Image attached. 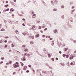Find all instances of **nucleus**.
<instances>
[{
	"mask_svg": "<svg viewBox=\"0 0 76 76\" xmlns=\"http://www.w3.org/2000/svg\"><path fill=\"white\" fill-rule=\"evenodd\" d=\"M37 37H39V34H37L36 35Z\"/></svg>",
	"mask_w": 76,
	"mask_h": 76,
	"instance_id": "nucleus-18",
	"label": "nucleus"
},
{
	"mask_svg": "<svg viewBox=\"0 0 76 76\" xmlns=\"http://www.w3.org/2000/svg\"><path fill=\"white\" fill-rule=\"evenodd\" d=\"M1 60H4V58L2 57L1 58Z\"/></svg>",
	"mask_w": 76,
	"mask_h": 76,
	"instance_id": "nucleus-21",
	"label": "nucleus"
},
{
	"mask_svg": "<svg viewBox=\"0 0 76 76\" xmlns=\"http://www.w3.org/2000/svg\"><path fill=\"white\" fill-rule=\"evenodd\" d=\"M16 64H14L13 65V67H19V63H18V62H16Z\"/></svg>",
	"mask_w": 76,
	"mask_h": 76,
	"instance_id": "nucleus-1",
	"label": "nucleus"
},
{
	"mask_svg": "<svg viewBox=\"0 0 76 76\" xmlns=\"http://www.w3.org/2000/svg\"><path fill=\"white\" fill-rule=\"evenodd\" d=\"M67 48H66L65 49V51H67Z\"/></svg>",
	"mask_w": 76,
	"mask_h": 76,
	"instance_id": "nucleus-40",
	"label": "nucleus"
},
{
	"mask_svg": "<svg viewBox=\"0 0 76 76\" xmlns=\"http://www.w3.org/2000/svg\"><path fill=\"white\" fill-rule=\"evenodd\" d=\"M36 15L35 14H33V16H35Z\"/></svg>",
	"mask_w": 76,
	"mask_h": 76,
	"instance_id": "nucleus-56",
	"label": "nucleus"
},
{
	"mask_svg": "<svg viewBox=\"0 0 76 76\" xmlns=\"http://www.w3.org/2000/svg\"><path fill=\"white\" fill-rule=\"evenodd\" d=\"M48 38H50V36H48Z\"/></svg>",
	"mask_w": 76,
	"mask_h": 76,
	"instance_id": "nucleus-64",
	"label": "nucleus"
},
{
	"mask_svg": "<svg viewBox=\"0 0 76 76\" xmlns=\"http://www.w3.org/2000/svg\"><path fill=\"white\" fill-rule=\"evenodd\" d=\"M40 32H41V33H43V31H41Z\"/></svg>",
	"mask_w": 76,
	"mask_h": 76,
	"instance_id": "nucleus-57",
	"label": "nucleus"
},
{
	"mask_svg": "<svg viewBox=\"0 0 76 76\" xmlns=\"http://www.w3.org/2000/svg\"><path fill=\"white\" fill-rule=\"evenodd\" d=\"M51 60L53 61H54V58H53L51 59Z\"/></svg>",
	"mask_w": 76,
	"mask_h": 76,
	"instance_id": "nucleus-20",
	"label": "nucleus"
},
{
	"mask_svg": "<svg viewBox=\"0 0 76 76\" xmlns=\"http://www.w3.org/2000/svg\"><path fill=\"white\" fill-rule=\"evenodd\" d=\"M43 73H45V74H50V72L48 71H44L43 72Z\"/></svg>",
	"mask_w": 76,
	"mask_h": 76,
	"instance_id": "nucleus-3",
	"label": "nucleus"
},
{
	"mask_svg": "<svg viewBox=\"0 0 76 76\" xmlns=\"http://www.w3.org/2000/svg\"><path fill=\"white\" fill-rule=\"evenodd\" d=\"M53 74H50V75L51 76H53Z\"/></svg>",
	"mask_w": 76,
	"mask_h": 76,
	"instance_id": "nucleus-62",
	"label": "nucleus"
},
{
	"mask_svg": "<svg viewBox=\"0 0 76 76\" xmlns=\"http://www.w3.org/2000/svg\"><path fill=\"white\" fill-rule=\"evenodd\" d=\"M61 65L62 66H64V64L62 63L61 64Z\"/></svg>",
	"mask_w": 76,
	"mask_h": 76,
	"instance_id": "nucleus-26",
	"label": "nucleus"
},
{
	"mask_svg": "<svg viewBox=\"0 0 76 76\" xmlns=\"http://www.w3.org/2000/svg\"><path fill=\"white\" fill-rule=\"evenodd\" d=\"M4 38H9V37H5Z\"/></svg>",
	"mask_w": 76,
	"mask_h": 76,
	"instance_id": "nucleus-34",
	"label": "nucleus"
},
{
	"mask_svg": "<svg viewBox=\"0 0 76 76\" xmlns=\"http://www.w3.org/2000/svg\"><path fill=\"white\" fill-rule=\"evenodd\" d=\"M9 6V4H7L5 5L6 7H7Z\"/></svg>",
	"mask_w": 76,
	"mask_h": 76,
	"instance_id": "nucleus-43",
	"label": "nucleus"
},
{
	"mask_svg": "<svg viewBox=\"0 0 76 76\" xmlns=\"http://www.w3.org/2000/svg\"><path fill=\"white\" fill-rule=\"evenodd\" d=\"M73 56H70V59H71V60H72V59H73Z\"/></svg>",
	"mask_w": 76,
	"mask_h": 76,
	"instance_id": "nucleus-12",
	"label": "nucleus"
},
{
	"mask_svg": "<svg viewBox=\"0 0 76 76\" xmlns=\"http://www.w3.org/2000/svg\"><path fill=\"white\" fill-rule=\"evenodd\" d=\"M3 42V41L1 40L0 41V43H2Z\"/></svg>",
	"mask_w": 76,
	"mask_h": 76,
	"instance_id": "nucleus-28",
	"label": "nucleus"
},
{
	"mask_svg": "<svg viewBox=\"0 0 76 76\" xmlns=\"http://www.w3.org/2000/svg\"><path fill=\"white\" fill-rule=\"evenodd\" d=\"M12 61H10L9 64H12Z\"/></svg>",
	"mask_w": 76,
	"mask_h": 76,
	"instance_id": "nucleus-33",
	"label": "nucleus"
},
{
	"mask_svg": "<svg viewBox=\"0 0 76 76\" xmlns=\"http://www.w3.org/2000/svg\"><path fill=\"white\" fill-rule=\"evenodd\" d=\"M29 38H32V39H34V35H31V36H30L29 37Z\"/></svg>",
	"mask_w": 76,
	"mask_h": 76,
	"instance_id": "nucleus-4",
	"label": "nucleus"
},
{
	"mask_svg": "<svg viewBox=\"0 0 76 76\" xmlns=\"http://www.w3.org/2000/svg\"><path fill=\"white\" fill-rule=\"evenodd\" d=\"M25 47V45H23L22 46V47H23H23Z\"/></svg>",
	"mask_w": 76,
	"mask_h": 76,
	"instance_id": "nucleus-31",
	"label": "nucleus"
},
{
	"mask_svg": "<svg viewBox=\"0 0 76 76\" xmlns=\"http://www.w3.org/2000/svg\"><path fill=\"white\" fill-rule=\"evenodd\" d=\"M64 15H63L62 16V19H64Z\"/></svg>",
	"mask_w": 76,
	"mask_h": 76,
	"instance_id": "nucleus-36",
	"label": "nucleus"
},
{
	"mask_svg": "<svg viewBox=\"0 0 76 76\" xmlns=\"http://www.w3.org/2000/svg\"><path fill=\"white\" fill-rule=\"evenodd\" d=\"M26 68H27V67H24L23 68V70H25L26 69Z\"/></svg>",
	"mask_w": 76,
	"mask_h": 76,
	"instance_id": "nucleus-14",
	"label": "nucleus"
},
{
	"mask_svg": "<svg viewBox=\"0 0 76 76\" xmlns=\"http://www.w3.org/2000/svg\"><path fill=\"white\" fill-rule=\"evenodd\" d=\"M57 10L56 9H53V11H57Z\"/></svg>",
	"mask_w": 76,
	"mask_h": 76,
	"instance_id": "nucleus-22",
	"label": "nucleus"
},
{
	"mask_svg": "<svg viewBox=\"0 0 76 76\" xmlns=\"http://www.w3.org/2000/svg\"><path fill=\"white\" fill-rule=\"evenodd\" d=\"M21 66H23V64L22 63V64H21Z\"/></svg>",
	"mask_w": 76,
	"mask_h": 76,
	"instance_id": "nucleus-61",
	"label": "nucleus"
},
{
	"mask_svg": "<svg viewBox=\"0 0 76 76\" xmlns=\"http://www.w3.org/2000/svg\"><path fill=\"white\" fill-rule=\"evenodd\" d=\"M70 64L71 66H74L75 64V62H72Z\"/></svg>",
	"mask_w": 76,
	"mask_h": 76,
	"instance_id": "nucleus-5",
	"label": "nucleus"
},
{
	"mask_svg": "<svg viewBox=\"0 0 76 76\" xmlns=\"http://www.w3.org/2000/svg\"><path fill=\"white\" fill-rule=\"evenodd\" d=\"M3 63V61H1L0 62V64H2V63Z\"/></svg>",
	"mask_w": 76,
	"mask_h": 76,
	"instance_id": "nucleus-35",
	"label": "nucleus"
},
{
	"mask_svg": "<svg viewBox=\"0 0 76 76\" xmlns=\"http://www.w3.org/2000/svg\"><path fill=\"white\" fill-rule=\"evenodd\" d=\"M49 39H50V40H53V38H50Z\"/></svg>",
	"mask_w": 76,
	"mask_h": 76,
	"instance_id": "nucleus-41",
	"label": "nucleus"
},
{
	"mask_svg": "<svg viewBox=\"0 0 76 76\" xmlns=\"http://www.w3.org/2000/svg\"><path fill=\"white\" fill-rule=\"evenodd\" d=\"M61 7H62V8H64V5H62V6H61Z\"/></svg>",
	"mask_w": 76,
	"mask_h": 76,
	"instance_id": "nucleus-32",
	"label": "nucleus"
},
{
	"mask_svg": "<svg viewBox=\"0 0 76 76\" xmlns=\"http://www.w3.org/2000/svg\"><path fill=\"white\" fill-rule=\"evenodd\" d=\"M12 47H14V45H13V44H12Z\"/></svg>",
	"mask_w": 76,
	"mask_h": 76,
	"instance_id": "nucleus-25",
	"label": "nucleus"
},
{
	"mask_svg": "<svg viewBox=\"0 0 76 76\" xmlns=\"http://www.w3.org/2000/svg\"><path fill=\"white\" fill-rule=\"evenodd\" d=\"M34 42H33L32 41H31L30 42V44H34Z\"/></svg>",
	"mask_w": 76,
	"mask_h": 76,
	"instance_id": "nucleus-16",
	"label": "nucleus"
},
{
	"mask_svg": "<svg viewBox=\"0 0 76 76\" xmlns=\"http://www.w3.org/2000/svg\"><path fill=\"white\" fill-rule=\"evenodd\" d=\"M66 58H69V55H66Z\"/></svg>",
	"mask_w": 76,
	"mask_h": 76,
	"instance_id": "nucleus-24",
	"label": "nucleus"
},
{
	"mask_svg": "<svg viewBox=\"0 0 76 76\" xmlns=\"http://www.w3.org/2000/svg\"><path fill=\"white\" fill-rule=\"evenodd\" d=\"M6 65H9V63H7L6 64Z\"/></svg>",
	"mask_w": 76,
	"mask_h": 76,
	"instance_id": "nucleus-39",
	"label": "nucleus"
},
{
	"mask_svg": "<svg viewBox=\"0 0 76 76\" xmlns=\"http://www.w3.org/2000/svg\"><path fill=\"white\" fill-rule=\"evenodd\" d=\"M15 74H16V72H14L13 73V75H15Z\"/></svg>",
	"mask_w": 76,
	"mask_h": 76,
	"instance_id": "nucleus-45",
	"label": "nucleus"
},
{
	"mask_svg": "<svg viewBox=\"0 0 76 76\" xmlns=\"http://www.w3.org/2000/svg\"><path fill=\"white\" fill-rule=\"evenodd\" d=\"M5 48H7V45H5Z\"/></svg>",
	"mask_w": 76,
	"mask_h": 76,
	"instance_id": "nucleus-30",
	"label": "nucleus"
},
{
	"mask_svg": "<svg viewBox=\"0 0 76 76\" xmlns=\"http://www.w3.org/2000/svg\"><path fill=\"white\" fill-rule=\"evenodd\" d=\"M42 41H43V42H45V39H43Z\"/></svg>",
	"mask_w": 76,
	"mask_h": 76,
	"instance_id": "nucleus-48",
	"label": "nucleus"
},
{
	"mask_svg": "<svg viewBox=\"0 0 76 76\" xmlns=\"http://www.w3.org/2000/svg\"><path fill=\"white\" fill-rule=\"evenodd\" d=\"M32 29H34V30H36V29H37V26H35L34 25H33L32 26Z\"/></svg>",
	"mask_w": 76,
	"mask_h": 76,
	"instance_id": "nucleus-2",
	"label": "nucleus"
},
{
	"mask_svg": "<svg viewBox=\"0 0 76 76\" xmlns=\"http://www.w3.org/2000/svg\"><path fill=\"white\" fill-rule=\"evenodd\" d=\"M28 51V50L27 49H26L25 50H24V51Z\"/></svg>",
	"mask_w": 76,
	"mask_h": 76,
	"instance_id": "nucleus-19",
	"label": "nucleus"
},
{
	"mask_svg": "<svg viewBox=\"0 0 76 76\" xmlns=\"http://www.w3.org/2000/svg\"><path fill=\"white\" fill-rule=\"evenodd\" d=\"M7 42V40H5L4 41V42H5V43H6Z\"/></svg>",
	"mask_w": 76,
	"mask_h": 76,
	"instance_id": "nucleus-27",
	"label": "nucleus"
},
{
	"mask_svg": "<svg viewBox=\"0 0 76 76\" xmlns=\"http://www.w3.org/2000/svg\"><path fill=\"white\" fill-rule=\"evenodd\" d=\"M45 27V24H43L42 26V28H44Z\"/></svg>",
	"mask_w": 76,
	"mask_h": 76,
	"instance_id": "nucleus-11",
	"label": "nucleus"
},
{
	"mask_svg": "<svg viewBox=\"0 0 76 76\" xmlns=\"http://www.w3.org/2000/svg\"><path fill=\"white\" fill-rule=\"evenodd\" d=\"M52 43L51 44V45H52V46H53V45H54V41H52Z\"/></svg>",
	"mask_w": 76,
	"mask_h": 76,
	"instance_id": "nucleus-8",
	"label": "nucleus"
},
{
	"mask_svg": "<svg viewBox=\"0 0 76 76\" xmlns=\"http://www.w3.org/2000/svg\"><path fill=\"white\" fill-rule=\"evenodd\" d=\"M74 53H76V50H75V51H74Z\"/></svg>",
	"mask_w": 76,
	"mask_h": 76,
	"instance_id": "nucleus-63",
	"label": "nucleus"
},
{
	"mask_svg": "<svg viewBox=\"0 0 76 76\" xmlns=\"http://www.w3.org/2000/svg\"><path fill=\"white\" fill-rule=\"evenodd\" d=\"M42 28V27H41V26H39V29H41V28Z\"/></svg>",
	"mask_w": 76,
	"mask_h": 76,
	"instance_id": "nucleus-23",
	"label": "nucleus"
},
{
	"mask_svg": "<svg viewBox=\"0 0 76 76\" xmlns=\"http://www.w3.org/2000/svg\"><path fill=\"white\" fill-rule=\"evenodd\" d=\"M28 66H29V67H31V65H28Z\"/></svg>",
	"mask_w": 76,
	"mask_h": 76,
	"instance_id": "nucleus-59",
	"label": "nucleus"
},
{
	"mask_svg": "<svg viewBox=\"0 0 76 76\" xmlns=\"http://www.w3.org/2000/svg\"><path fill=\"white\" fill-rule=\"evenodd\" d=\"M16 0H14V2H16Z\"/></svg>",
	"mask_w": 76,
	"mask_h": 76,
	"instance_id": "nucleus-58",
	"label": "nucleus"
},
{
	"mask_svg": "<svg viewBox=\"0 0 76 76\" xmlns=\"http://www.w3.org/2000/svg\"><path fill=\"white\" fill-rule=\"evenodd\" d=\"M6 3H8L9 2H8V1H6Z\"/></svg>",
	"mask_w": 76,
	"mask_h": 76,
	"instance_id": "nucleus-49",
	"label": "nucleus"
},
{
	"mask_svg": "<svg viewBox=\"0 0 76 76\" xmlns=\"http://www.w3.org/2000/svg\"><path fill=\"white\" fill-rule=\"evenodd\" d=\"M1 31H5V29H4V28H2V29H1Z\"/></svg>",
	"mask_w": 76,
	"mask_h": 76,
	"instance_id": "nucleus-15",
	"label": "nucleus"
},
{
	"mask_svg": "<svg viewBox=\"0 0 76 76\" xmlns=\"http://www.w3.org/2000/svg\"><path fill=\"white\" fill-rule=\"evenodd\" d=\"M18 21H16V22H15V23H16V24H18Z\"/></svg>",
	"mask_w": 76,
	"mask_h": 76,
	"instance_id": "nucleus-44",
	"label": "nucleus"
},
{
	"mask_svg": "<svg viewBox=\"0 0 76 76\" xmlns=\"http://www.w3.org/2000/svg\"><path fill=\"white\" fill-rule=\"evenodd\" d=\"M22 20H23L25 21V18H23L22 19Z\"/></svg>",
	"mask_w": 76,
	"mask_h": 76,
	"instance_id": "nucleus-51",
	"label": "nucleus"
},
{
	"mask_svg": "<svg viewBox=\"0 0 76 76\" xmlns=\"http://www.w3.org/2000/svg\"><path fill=\"white\" fill-rule=\"evenodd\" d=\"M47 28H46L44 29V31H47Z\"/></svg>",
	"mask_w": 76,
	"mask_h": 76,
	"instance_id": "nucleus-37",
	"label": "nucleus"
},
{
	"mask_svg": "<svg viewBox=\"0 0 76 76\" xmlns=\"http://www.w3.org/2000/svg\"><path fill=\"white\" fill-rule=\"evenodd\" d=\"M48 57H49L50 58V57H51V54H48Z\"/></svg>",
	"mask_w": 76,
	"mask_h": 76,
	"instance_id": "nucleus-9",
	"label": "nucleus"
},
{
	"mask_svg": "<svg viewBox=\"0 0 76 76\" xmlns=\"http://www.w3.org/2000/svg\"><path fill=\"white\" fill-rule=\"evenodd\" d=\"M9 8H8L7 9H6V10H4V11H5V12H6V11H9Z\"/></svg>",
	"mask_w": 76,
	"mask_h": 76,
	"instance_id": "nucleus-10",
	"label": "nucleus"
},
{
	"mask_svg": "<svg viewBox=\"0 0 76 76\" xmlns=\"http://www.w3.org/2000/svg\"><path fill=\"white\" fill-rule=\"evenodd\" d=\"M25 60H26V58H25V57H24V58H23L22 60H23V61H25Z\"/></svg>",
	"mask_w": 76,
	"mask_h": 76,
	"instance_id": "nucleus-13",
	"label": "nucleus"
},
{
	"mask_svg": "<svg viewBox=\"0 0 76 76\" xmlns=\"http://www.w3.org/2000/svg\"><path fill=\"white\" fill-rule=\"evenodd\" d=\"M10 12H14L15 11V10L13 8H11L10 10Z\"/></svg>",
	"mask_w": 76,
	"mask_h": 76,
	"instance_id": "nucleus-6",
	"label": "nucleus"
},
{
	"mask_svg": "<svg viewBox=\"0 0 76 76\" xmlns=\"http://www.w3.org/2000/svg\"><path fill=\"white\" fill-rule=\"evenodd\" d=\"M56 60H58V58H56Z\"/></svg>",
	"mask_w": 76,
	"mask_h": 76,
	"instance_id": "nucleus-50",
	"label": "nucleus"
},
{
	"mask_svg": "<svg viewBox=\"0 0 76 76\" xmlns=\"http://www.w3.org/2000/svg\"><path fill=\"white\" fill-rule=\"evenodd\" d=\"M15 32L16 33H17V34H19V33H18V31L16 30V31H15Z\"/></svg>",
	"mask_w": 76,
	"mask_h": 76,
	"instance_id": "nucleus-17",
	"label": "nucleus"
},
{
	"mask_svg": "<svg viewBox=\"0 0 76 76\" xmlns=\"http://www.w3.org/2000/svg\"><path fill=\"white\" fill-rule=\"evenodd\" d=\"M22 25H23V26H25V24L23 23V24H22Z\"/></svg>",
	"mask_w": 76,
	"mask_h": 76,
	"instance_id": "nucleus-54",
	"label": "nucleus"
},
{
	"mask_svg": "<svg viewBox=\"0 0 76 76\" xmlns=\"http://www.w3.org/2000/svg\"><path fill=\"white\" fill-rule=\"evenodd\" d=\"M33 71L34 73V74H35V70H34V69H33Z\"/></svg>",
	"mask_w": 76,
	"mask_h": 76,
	"instance_id": "nucleus-47",
	"label": "nucleus"
},
{
	"mask_svg": "<svg viewBox=\"0 0 76 76\" xmlns=\"http://www.w3.org/2000/svg\"><path fill=\"white\" fill-rule=\"evenodd\" d=\"M66 56V54H63V57H65Z\"/></svg>",
	"mask_w": 76,
	"mask_h": 76,
	"instance_id": "nucleus-29",
	"label": "nucleus"
},
{
	"mask_svg": "<svg viewBox=\"0 0 76 76\" xmlns=\"http://www.w3.org/2000/svg\"><path fill=\"white\" fill-rule=\"evenodd\" d=\"M26 72L27 73H29V70H27L26 71Z\"/></svg>",
	"mask_w": 76,
	"mask_h": 76,
	"instance_id": "nucleus-38",
	"label": "nucleus"
},
{
	"mask_svg": "<svg viewBox=\"0 0 76 76\" xmlns=\"http://www.w3.org/2000/svg\"><path fill=\"white\" fill-rule=\"evenodd\" d=\"M45 37V35H43L42 36V37H43V38H44V37Z\"/></svg>",
	"mask_w": 76,
	"mask_h": 76,
	"instance_id": "nucleus-52",
	"label": "nucleus"
},
{
	"mask_svg": "<svg viewBox=\"0 0 76 76\" xmlns=\"http://www.w3.org/2000/svg\"><path fill=\"white\" fill-rule=\"evenodd\" d=\"M72 9H74L75 8V7L73 6L72 7Z\"/></svg>",
	"mask_w": 76,
	"mask_h": 76,
	"instance_id": "nucleus-53",
	"label": "nucleus"
},
{
	"mask_svg": "<svg viewBox=\"0 0 76 76\" xmlns=\"http://www.w3.org/2000/svg\"><path fill=\"white\" fill-rule=\"evenodd\" d=\"M26 54H27V53H26L24 54V56H26Z\"/></svg>",
	"mask_w": 76,
	"mask_h": 76,
	"instance_id": "nucleus-46",
	"label": "nucleus"
},
{
	"mask_svg": "<svg viewBox=\"0 0 76 76\" xmlns=\"http://www.w3.org/2000/svg\"><path fill=\"white\" fill-rule=\"evenodd\" d=\"M75 10H72V12H75Z\"/></svg>",
	"mask_w": 76,
	"mask_h": 76,
	"instance_id": "nucleus-42",
	"label": "nucleus"
},
{
	"mask_svg": "<svg viewBox=\"0 0 76 76\" xmlns=\"http://www.w3.org/2000/svg\"><path fill=\"white\" fill-rule=\"evenodd\" d=\"M59 53H60V54H61V51H59Z\"/></svg>",
	"mask_w": 76,
	"mask_h": 76,
	"instance_id": "nucleus-55",
	"label": "nucleus"
},
{
	"mask_svg": "<svg viewBox=\"0 0 76 76\" xmlns=\"http://www.w3.org/2000/svg\"><path fill=\"white\" fill-rule=\"evenodd\" d=\"M11 51H12V50H9V52H11Z\"/></svg>",
	"mask_w": 76,
	"mask_h": 76,
	"instance_id": "nucleus-60",
	"label": "nucleus"
},
{
	"mask_svg": "<svg viewBox=\"0 0 76 76\" xmlns=\"http://www.w3.org/2000/svg\"><path fill=\"white\" fill-rule=\"evenodd\" d=\"M53 32H54V33H56L57 32V29H55L53 31Z\"/></svg>",
	"mask_w": 76,
	"mask_h": 76,
	"instance_id": "nucleus-7",
	"label": "nucleus"
}]
</instances>
